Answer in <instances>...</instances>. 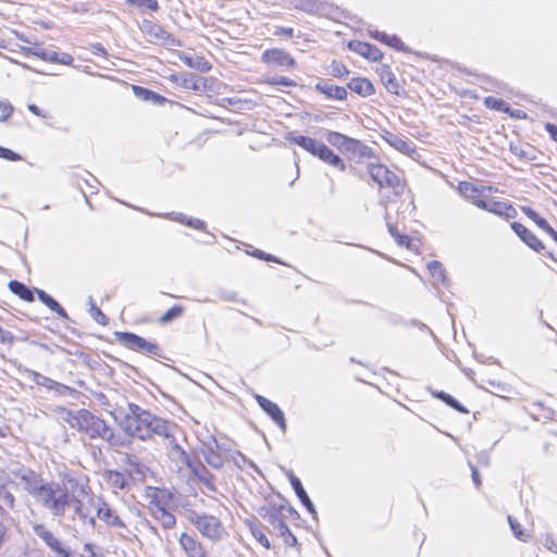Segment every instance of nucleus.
I'll return each instance as SVG.
<instances>
[{"label":"nucleus","instance_id":"nucleus-12","mask_svg":"<svg viewBox=\"0 0 557 557\" xmlns=\"http://www.w3.org/2000/svg\"><path fill=\"white\" fill-rule=\"evenodd\" d=\"M123 428L129 436L140 440L149 438L153 434L151 422L137 414L126 416L123 422Z\"/></svg>","mask_w":557,"mask_h":557},{"label":"nucleus","instance_id":"nucleus-38","mask_svg":"<svg viewBox=\"0 0 557 557\" xmlns=\"http://www.w3.org/2000/svg\"><path fill=\"white\" fill-rule=\"evenodd\" d=\"M508 523L516 539L522 542H527L529 540V534L524 531L522 524L515 518L508 516Z\"/></svg>","mask_w":557,"mask_h":557},{"label":"nucleus","instance_id":"nucleus-59","mask_svg":"<svg viewBox=\"0 0 557 557\" xmlns=\"http://www.w3.org/2000/svg\"><path fill=\"white\" fill-rule=\"evenodd\" d=\"M274 520H275L274 518L270 519L271 524H274Z\"/></svg>","mask_w":557,"mask_h":557},{"label":"nucleus","instance_id":"nucleus-2","mask_svg":"<svg viewBox=\"0 0 557 557\" xmlns=\"http://www.w3.org/2000/svg\"><path fill=\"white\" fill-rule=\"evenodd\" d=\"M458 193L473 206L485 210L505 220L515 219L517 210L509 201L487 200V197L498 189L493 186L478 185L468 181H461L457 185Z\"/></svg>","mask_w":557,"mask_h":557},{"label":"nucleus","instance_id":"nucleus-52","mask_svg":"<svg viewBox=\"0 0 557 557\" xmlns=\"http://www.w3.org/2000/svg\"><path fill=\"white\" fill-rule=\"evenodd\" d=\"M471 476L475 487L480 488L482 485V481L479 474V470L474 466L471 467Z\"/></svg>","mask_w":557,"mask_h":557},{"label":"nucleus","instance_id":"nucleus-23","mask_svg":"<svg viewBox=\"0 0 557 557\" xmlns=\"http://www.w3.org/2000/svg\"><path fill=\"white\" fill-rule=\"evenodd\" d=\"M529 410L530 414L536 421L547 422L554 420L555 418L554 408L542 400L533 401L530 405Z\"/></svg>","mask_w":557,"mask_h":557},{"label":"nucleus","instance_id":"nucleus-50","mask_svg":"<svg viewBox=\"0 0 557 557\" xmlns=\"http://www.w3.org/2000/svg\"><path fill=\"white\" fill-rule=\"evenodd\" d=\"M94 319L103 326L109 323V318L98 308L95 309Z\"/></svg>","mask_w":557,"mask_h":557},{"label":"nucleus","instance_id":"nucleus-51","mask_svg":"<svg viewBox=\"0 0 557 557\" xmlns=\"http://www.w3.org/2000/svg\"><path fill=\"white\" fill-rule=\"evenodd\" d=\"M423 541H424V535L423 534H414V536H413V544L417 546V550L414 553L416 557H419V555H420V549H421V546L423 544Z\"/></svg>","mask_w":557,"mask_h":557},{"label":"nucleus","instance_id":"nucleus-33","mask_svg":"<svg viewBox=\"0 0 557 557\" xmlns=\"http://www.w3.org/2000/svg\"><path fill=\"white\" fill-rule=\"evenodd\" d=\"M35 290H36L40 301L42 304H45L51 311H53L62 317H64L66 314L65 310L62 308V306L55 299H53L50 295H48L46 292H44L41 289H35Z\"/></svg>","mask_w":557,"mask_h":557},{"label":"nucleus","instance_id":"nucleus-21","mask_svg":"<svg viewBox=\"0 0 557 557\" xmlns=\"http://www.w3.org/2000/svg\"><path fill=\"white\" fill-rule=\"evenodd\" d=\"M35 533L59 556L69 557V552L63 548L61 542L53 536L42 524L34 525Z\"/></svg>","mask_w":557,"mask_h":557},{"label":"nucleus","instance_id":"nucleus-1","mask_svg":"<svg viewBox=\"0 0 557 557\" xmlns=\"http://www.w3.org/2000/svg\"><path fill=\"white\" fill-rule=\"evenodd\" d=\"M367 172L377 186L381 205L385 208L397 205L405 197H411V190L406 178L381 162H372L367 166Z\"/></svg>","mask_w":557,"mask_h":557},{"label":"nucleus","instance_id":"nucleus-41","mask_svg":"<svg viewBox=\"0 0 557 557\" xmlns=\"http://www.w3.org/2000/svg\"><path fill=\"white\" fill-rule=\"evenodd\" d=\"M36 55H38L42 60H49V61H53V62H61V63L67 64V65L72 64V62H73V57L71 54H69V53H63L61 59H59V53L58 52H52V54L49 55V57L45 52L36 53Z\"/></svg>","mask_w":557,"mask_h":557},{"label":"nucleus","instance_id":"nucleus-15","mask_svg":"<svg viewBox=\"0 0 557 557\" xmlns=\"http://www.w3.org/2000/svg\"><path fill=\"white\" fill-rule=\"evenodd\" d=\"M483 103L486 108L499 111L508 114L510 117L515 120H527L528 114L525 111L520 109H511L510 104L500 98H496L494 96H487L483 99Z\"/></svg>","mask_w":557,"mask_h":557},{"label":"nucleus","instance_id":"nucleus-25","mask_svg":"<svg viewBox=\"0 0 557 557\" xmlns=\"http://www.w3.org/2000/svg\"><path fill=\"white\" fill-rule=\"evenodd\" d=\"M97 517L110 528H116V529L125 528V523L111 509V507L107 503H103L98 507Z\"/></svg>","mask_w":557,"mask_h":557},{"label":"nucleus","instance_id":"nucleus-49","mask_svg":"<svg viewBox=\"0 0 557 557\" xmlns=\"http://www.w3.org/2000/svg\"><path fill=\"white\" fill-rule=\"evenodd\" d=\"M274 35L277 37L292 38L294 36V29L292 27H276Z\"/></svg>","mask_w":557,"mask_h":557},{"label":"nucleus","instance_id":"nucleus-58","mask_svg":"<svg viewBox=\"0 0 557 557\" xmlns=\"http://www.w3.org/2000/svg\"><path fill=\"white\" fill-rule=\"evenodd\" d=\"M153 27L156 28L157 32L163 33L162 28L159 25H154Z\"/></svg>","mask_w":557,"mask_h":557},{"label":"nucleus","instance_id":"nucleus-8","mask_svg":"<svg viewBox=\"0 0 557 557\" xmlns=\"http://www.w3.org/2000/svg\"><path fill=\"white\" fill-rule=\"evenodd\" d=\"M115 339L125 348L146 355H158L159 346L131 332H115Z\"/></svg>","mask_w":557,"mask_h":557},{"label":"nucleus","instance_id":"nucleus-30","mask_svg":"<svg viewBox=\"0 0 557 557\" xmlns=\"http://www.w3.org/2000/svg\"><path fill=\"white\" fill-rule=\"evenodd\" d=\"M388 232L398 246L418 251L419 247L414 244L413 239L408 235L401 234L395 225L388 224Z\"/></svg>","mask_w":557,"mask_h":557},{"label":"nucleus","instance_id":"nucleus-56","mask_svg":"<svg viewBox=\"0 0 557 557\" xmlns=\"http://www.w3.org/2000/svg\"><path fill=\"white\" fill-rule=\"evenodd\" d=\"M95 48H96V52L101 51L102 53H104V50L100 47V45H97Z\"/></svg>","mask_w":557,"mask_h":557},{"label":"nucleus","instance_id":"nucleus-17","mask_svg":"<svg viewBox=\"0 0 557 557\" xmlns=\"http://www.w3.org/2000/svg\"><path fill=\"white\" fill-rule=\"evenodd\" d=\"M510 226L517 236L531 249L537 252L544 250L545 246L542 240L527 226L519 222H512Z\"/></svg>","mask_w":557,"mask_h":557},{"label":"nucleus","instance_id":"nucleus-24","mask_svg":"<svg viewBox=\"0 0 557 557\" xmlns=\"http://www.w3.org/2000/svg\"><path fill=\"white\" fill-rule=\"evenodd\" d=\"M347 87L363 98L375 94V86L367 77H352L347 84Z\"/></svg>","mask_w":557,"mask_h":557},{"label":"nucleus","instance_id":"nucleus-29","mask_svg":"<svg viewBox=\"0 0 557 557\" xmlns=\"http://www.w3.org/2000/svg\"><path fill=\"white\" fill-rule=\"evenodd\" d=\"M8 287L12 294L17 296L20 299L32 302L34 301V292L20 281H10Z\"/></svg>","mask_w":557,"mask_h":557},{"label":"nucleus","instance_id":"nucleus-16","mask_svg":"<svg viewBox=\"0 0 557 557\" xmlns=\"http://www.w3.org/2000/svg\"><path fill=\"white\" fill-rule=\"evenodd\" d=\"M381 137L386 144L404 154L410 156L416 151L412 141L403 135H398L389 131H384L381 134Z\"/></svg>","mask_w":557,"mask_h":557},{"label":"nucleus","instance_id":"nucleus-45","mask_svg":"<svg viewBox=\"0 0 557 557\" xmlns=\"http://www.w3.org/2000/svg\"><path fill=\"white\" fill-rule=\"evenodd\" d=\"M13 107L8 101H0V122L8 121L13 114Z\"/></svg>","mask_w":557,"mask_h":557},{"label":"nucleus","instance_id":"nucleus-48","mask_svg":"<svg viewBox=\"0 0 557 557\" xmlns=\"http://www.w3.org/2000/svg\"><path fill=\"white\" fill-rule=\"evenodd\" d=\"M543 546L547 550L557 554V541L553 536L546 535L543 540Z\"/></svg>","mask_w":557,"mask_h":557},{"label":"nucleus","instance_id":"nucleus-31","mask_svg":"<svg viewBox=\"0 0 557 557\" xmlns=\"http://www.w3.org/2000/svg\"><path fill=\"white\" fill-rule=\"evenodd\" d=\"M431 395L442 400L444 404L449 406L450 408L457 410L460 413H469V410L463 407L458 400H456L451 395L443 392V391H431Z\"/></svg>","mask_w":557,"mask_h":557},{"label":"nucleus","instance_id":"nucleus-3","mask_svg":"<svg viewBox=\"0 0 557 557\" xmlns=\"http://www.w3.org/2000/svg\"><path fill=\"white\" fill-rule=\"evenodd\" d=\"M29 494L51 515L63 517L70 504L75 505L76 512H81L82 502L72 496L66 487L57 482H44L28 490Z\"/></svg>","mask_w":557,"mask_h":557},{"label":"nucleus","instance_id":"nucleus-14","mask_svg":"<svg viewBox=\"0 0 557 557\" xmlns=\"http://www.w3.org/2000/svg\"><path fill=\"white\" fill-rule=\"evenodd\" d=\"M178 543L187 557H212L195 535L184 532L180 535Z\"/></svg>","mask_w":557,"mask_h":557},{"label":"nucleus","instance_id":"nucleus-47","mask_svg":"<svg viewBox=\"0 0 557 557\" xmlns=\"http://www.w3.org/2000/svg\"><path fill=\"white\" fill-rule=\"evenodd\" d=\"M13 342L14 335L0 325V344L11 346Z\"/></svg>","mask_w":557,"mask_h":557},{"label":"nucleus","instance_id":"nucleus-28","mask_svg":"<svg viewBox=\"0 0 557 557\" xmlns=\"http://www.w3.org/2000/svg\"><path fill=\"white\" fill-rule=\"evenodd\" d=\"M288 479H289L290 485L293 486L296 495L298 496V498L302 503V505L307 509L313 510V504L310 500L308 494L306 493L300 480L293 472H290L288 474Z\"/></svg>","mask_w":557,"mask_h":557},{"label":"nucleus","instance_id":"nucleus-34","mask_svg":"<svg viewBox=\"0 0 557 557\" xmlns=\"http://www.w3.org/2000/svg\"><path fill=\"white\" fill-rule=\"evenodd\" d=\"M132 89H133V92L135 94V96H137L138 98H140L143 100L153 101V102H163L164 101V98L162 96H160L159 94H157L150 89H147L145 87H141L138 85H133Z\"/></svg>","mask_w":557,"mask_h":557},{"label":"nucleus","instance_id":"nucleus-46","mask_svg":"<svg viewBox=\"0 0 557 557\" xmlns=\"http://www.w3.org/2000/svg\"><path fill=\"white\" fill-rule=\"evenodd\" d=\"M0 159L8 161H20L22 160V157L13 150L0 146Z\"/></svg>","mask_w":557,"mask_h":557},{"label":"nucleus","instance_id":"nucleus-4","mask_svg":"<svg viewBox=\"0 0 557 557\" xmlns=\"http://www.w3.org/2000/svg\"><path fill=\"white\" fill-rule=\"evenodd\" d=\"M67 423L72 429L87 436L89 440H103L111 446H115L114 434L107 422L87 409H81L70 413Z\"/></svg>","mask_w":557,"mask_h":557},{"label":"nucleus","instance_id":"nucleus-18","mask_svg":"<svg viewBox=\"0 0 557 557\" xmlns=\"http://www.w3.org/2000/svg\"><path fill=\"white\" fill-rule=\"evenodd\" d=\"M376 73L380 77L381 83L387 90V92L395 95V96L400 95L403 87L399 84L396 75L394 74L392 67L388 64L381 65L376 70Z\"/></svg>","mask_w":557,"mask_h":557},{"label":"nucleus","instance_id":"nucleus-27","mask_svg":"<svg viewBox=\"0 0 557 557\" xmlns=\"http://www.w3.org/2000/svg\"><path fill=\"white\" fill-rule=\"evenodd\" d=\"M521 211L557 243V232L546 222L545 219L540 216L531 207L528 206H522Z\"/></svg>","mask_w":557,"mask_h":557},{"label":"nucleus","instance_id":"nucleus-7","mask_svg":"<svg viewBox=\"0 0 557 557\" xmlns=\"http://www.w3.org/2000/svg\"><path fill=\"white\" fill-rule=\"evenodd\" d=\"M189 521L203 537L213 542H218L226 535L222 522L214 516L193 512L189 516Z\"/></svg>","mask_w":557,"mask_h":557},{"label":"nucleus","instance_id":"nucleus-53","mask_svg":"<svg viewBox=\"0 0 557 557\" xmlns=\"http://www.w3.org/2000/svg\"><path fill=\"white\" fill-rule=\"evenodd\" d=\"M545 129L549 134L550 138L557 143V126L553 123H546Z\"/></svg>","mask_w":557,"mask_h":557},{"label":"nucleus","instance_id":"nucleus-43","mask_svg":"<svg viewBox=\"0 0 557 557\" xmlns=\"http://www.w3.org/2000/svg\"><path fill=\"white\" fill-rule=\"evenodd\" d=\"M177 221H180L181 223H183V224H185L187 226H190L193 228L199 230V231L206 230V223L202 220H199V219H191V218L181 216V218L177 219Z\"/></svg>","mask_w":557,"mask_h":557},{"label":"nucleus","instance_id":"nucleus-55","mask_svg":"<svg viewBox=\"0 0 557 557\" xmlns=\"http://www.w3.org/2000/svg\"><path fill=\"white\" fill-rule=\"evenodd\" d=\"M5 531H7L5 527L0 522V545L3 542L4 535H5Z\"/></svg>","mask_w":557,"mask_h":557},{"label":"nucleus","instance_id":"nucleus-19","mask_svg":"<svg viewBox=\"0 0 557 557\" xmlns=\"http://www.w3.org/2000/svg\"><path fill=\"white\" fill-rule=\"evenodd\" d=\"M256 400L258 405L272 418V420L283 430H286V421L284 417V412L281 410V408L273 403L272 400L261 396L257 395Z\"/></svg>","mask_w":557,"mask_h":557},{"label":"nucleus","instance_id":"nucleus-39","mask_svg":"<svg viewBox=\"0 0 557 557\" xmlns=\"http://www.w3.org/2000/svg\"><path fill=\"white\" fill-rule=\"evenodd\" d=\"M278 531L287 545L294 546L297 544L296 536L292 533L288 525L282 520H278Z\"/></svg>","mask_w":557,"mask_h":557},{"label":"nucleus","instance_id":"nucleus-20","mask_svg":"<svg viewBox=\"0 0 557 557\" xmlns=\"http://www.w3.org/2000/svg\"><path fill=\"white\" fill-rule=\"evenodd\" d=\"M369 35L371 38L380 41L383 45L391 47L396 51L410 52V48H408L406 44L403 41V39L395 34H387L385 32L375 29L371 30Z\"/></svg>","mask_w":557,"mask_h":557},{"label":"nucleus","instance_id":"nucleus-9","mask_svg":"<svg viewBox=\"0 0 557 557\" xmlns=\"http://www.w3.org/2000/svg\"><path fill=\"white\" fill-rule=\"evenodd\" d=\"M327 143L338 149L343 153H355L359 151L362 156L369 157L371 154V148L363 145L360 140L348 137L338 132H329L326 134Z\"/></svg>","mask_w":557,"mask_h":557},{"label":"nucleus","instance_id":"nucleus-32","mask_svg":"<svg viewBox=\"0 0 557 557\" xmlns=\"http://www.w3.org/2000/svg\"><path fill=\"white\" fill-rule=\"evenodd\" d=\"M247 525L249 527V530H250L252 536L255 537V540L261 546H263L265 549H270L271 548V543H270L268 536L264 533L263 527L261 524H259L257 522H252V521H249L247 523Z\"/></svg>","mask_w":557,"mask_h":557},{"label":"nucleus","instance_id":"nucleus-57","mask_svg":"<svg viewBox=\"0 0 557 557\" xmlns=\"http://www.w3.org/2000/svg\"><path fill=\"white\" fill-rule=\"evenodd\" d=\"M95 48H96V52L101 51L102 53H104V50L100 47V45H97Z\"/></svg>","mask_w":557,"mask_h":557},{"label":"nucleus","instance_id":"nucleus-13","mask_svg":"<svg viewBox=\"0 0 557 557\" xmlns=\"http://www.w3.org/2000/svg\"><path fill=\"white\" fill-rule=\"evenodd\" d=\"M347 48L372 63H380L384 58V53L380 48L367 41L350 40L347 44Z\"/></svg>","mask_w":557,"mask_h":557},{"label":"nucleus","instance_id":"nucleus-35","mask_svg":"<svg viewBox=\"0 0 557 557\" xmlns=\"http://www.w3.org/2000/svg\"><path fill=\"white\" fill-rule=\"evenodd\" d=\"M185 312V307L182 305H174L168 309L158 320L162 325L171 323L173 320L178 319Z\"/></svg>","mask_w":557,"mask_h":557},{"label":"nucleus","instance_id":"nucleus-22","mask_svg":"<svg viewBox=\"0 0 557 557\" xmlns=\"http://www.w3.org/2000/svg\"><path fill=\"white\" fill-rule=\"evenodd\" d=\"M315 90L327 99L346 100L348 92L343 86L333 85L327 82H319L314 86Z\"/></svg>","mask_w":557,"mask_h":557},{"label":"nucleus","instance_id":"nucleus-10","mask_svg":"<svg viewBox=\"0 0 557 557\" xmlns=\"http://www.w3.org/2000/svg\"><path fill=\"white\" fill-rule=\"evenodd\" d=\"M261 61L270 69H281L284 71L294 70L297 66L296 59L281 48L265 49L261 53Z\"/></svg>","mask_w":557,"mask_h":557},{"label":"nucleus","instance_id":"nucleus-5","mask_svg":"<svg viewBox=\"0 0 557 557\" xmlns=\"http://www.w3.org/2000/svg\"><path fill=\"white\" fill-rule=\"evenodd\" d=\"M172 494L164 488H153L149 494L147 505L149 513L164 529H173L176 524V518L171 512Z\"/></svg>","mask_w":557,"mask_h":557},{"label":"nucleus","instance_id":"nucleus-37","mask_svg":"<svg viewBox=\"0 0 557 557\" xmlns=\"http://www.w3.org/2000/svg\"><path fill=\"white\" fill-rule=\"evenodd\" d=\"M428 270L436 283H445L446 273L440 261H431L428 263Z\"/></svg>","mask_w":557,"mask_h":557},{"label":"nucleus","instance_id":"nucleus-6","mask_svg":"<svg viewBox=\"0 0 557 557\" xmlns=\"http://www.w3.org/2000/svg\"><path fill=\"white\" fill-rule=\"evenodd\" d=\"M293 144L299 146L310 154L319 158L321 161L337 168L339 171L346 170L345 162L333 152L325 144L315 140L314 138L308 136H296L290 140Z\"/></svg>","mask_w":557,"mask_h":557},{"label":"nucleus","instance_id":"nucleus-36","mask_svg":"<svg viewBox=\"0 0 557 557\" xmlns=\"http://www.w3.org/2000/svg\"><path fill=\"white\" fill-rule=\"evenodd\" d=\"M262 83L269 86L296 87L297 82L287 76H267Z\"/></svg>","mask_w":557,"mask_h":557},{"label":"nucleus","instance_id":"nucleus-42","mask_svg":"<svg viewBox=\"0 0 557 557\" xmlns=\"http://www.w3.org/2000/svg\"><path fill=\"white\" fill-rule=\"evenodd\" d=\"M127 4L137 8H147L152 12L159 10V3L157 0H126Z\"/></svg>","mask_w":557,"mask_h":557},{"label":"nucleus","instance_id":"nucleus-54","mask_svg":"<svg viewBox=\"0 0 557 557\" xmlns=\"http://www.w3.org/2000/svg\"><path fill=\"white\" fill-rule=\"evenodd\" d=\"M28 110L37 116L47 117V113L42 112L36 104H29Z\"/></svg>","mask_w":557,"mask_h":557},{"label":"nucleus","instance_id":"nucleus-40","mask_svg":"<svg viewBox=\"0 0 557 557\" xmlns=\"http://www.w3.org/2000/svg\"><path fill=\"white\" fill-rule=\"evenodd\" d=\"M331 74L336 78H345L349 75V70L343 62L334 60L331 63Z\"/></svg>","mask_w":557,"mask_h":557},{"label":"nucleus","instance_id":"nucleus-26","mask_svg":"<svg viewBox=\"0 0 557 557\" xmlns=\"http://www.w3.org/2000/svg\"><path fill=\"white\" fill-rule=\"evenodd\" d=\"M178 58L186 66L201 73H208L212 69V64L202 55L191 57L185 54L184 52H180Z\"/></svg>","mask_w":557,"mask_h":557},{"label":"nucleus","instance_id":"nucleus-11","mask_svg":"<svg viewBox=\"0 0 557 557\" xmlns=\"http://www.w3.org/2000/svg\"><path fill=\"white\" fill-rule=\"evenodd\" d=\"M168 79L177 87L193 91H205L208 87L206 77L189 72L170 74Z\"/></svg>","mask_w":557,"mask_h":557},{"label":"nucleus","instance_id":"nucleus-44","mask_svg":"<svg viewBox=\"0 0 557 557\" xmlns=\"http://www.w3.org/2000/svg\"><path fill=\"white\" fill-rule=\"evenodd\" d=\"M249 255L259 260L274 262V263H282L281 260L278 258H276L275 256L267 253L260 249H253L251 252H249Z\"/></svg>","mask_w":557,"mask_h":557}]
</instances>
